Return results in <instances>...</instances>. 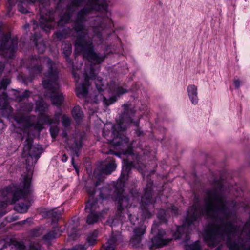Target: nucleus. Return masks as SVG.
<instances>
[{"label":"nucleus","mask_w":250,"mask_h":250,"mask_svg":"<svg viewBox=\"0 0 250 250\" xmlns=\"http://www.w3.org/2000/svg\"><path fill=\"white\" fill-rule=\"evenodd\" d=\"M67 7V11L61 17L58 25L62 26L67 23L72 13L78 7L85 3L84 8L79 11L73 21V29H64L62 32L55 33V38L61 40L73 30L77 34L74 43L75 53H82L84 58L95 64L101 63L105 59V55L94 51L93 42L97 45L104 42L103 32L112 29L114 21L112 13L108 9L107 0H71Z\"/></svg>","instance_id":"1"},{"label":"nucleus","mask_w":250,"mask_h":250,"mask_svg":"<svg viewBox=\"0 0 250 250\" xmlns=\"http://www.w3.org/2000/svg\"><path fill=\"white\" fill-rule=\"evenodd\" d=\"M223 190L220 182H217L214 188L207 190L204 208L199 205V199L195 197V202L190 208V230L194 228L202 215H206L213 221L205 227L203 234L208 246L214 247L226 240L230 250H250V217L240 232L230 220L235 216V212L229 208Z\"/></svg>","instance_id":"2"},{"label":"nucleus","mask_w":250,"mask_h":250,"mask_svg":"<svg viewBox=\"0 0 250 250\" xmlns=\"http://www.w3.org/2000/svg\"><path fill=\"white\" fill-rule=\"evenodd\" d=\"M100 67H96L91 63L86 64L83 74V82L81 81L79 75L77 73L74 68H73L72 74L76 81V93L79 98L85 97L88 93L89 81L94 80L97 91H94L93 95H91L89 99L86 100L84 104L85 108H87L92 113L97 111V104L102 101L104 105L108 106L116 102L117 96L127 92L126 88L114 82H112L108 85V90L113 95L109 99L106 98L101 93L105 89V85L104 84L103 80L97 76Z\"/></svg>","instance_id":"3"},{"label":"nucleus","mask_w":250,"mask_h":250,"mask_svg":"<svg viewBox=\"0 0 250 250\" xmlns=\"http://www.w3.org/2000/svg\"><path fill=\"white\" fill-rule=\"evenodd\" d=\"M24 63L28 70L31 80L40 75L43 65L46 64L48 71L45 74V79L42 81L43 87L47 90L52 103L57 106H61L64 97L60 90L58 71L55 64L47 57H39L36 55L32 56L25 62H22L23 65Z\"/></svg>","instance_id":"4"},{"label":"nucleus","mask_w":250,"mask_h":250,"mask_svg":"<svg viewBox=\"0 0 250 250\" xmlns=\"http://www.w3.org/2000/svg\"><path fill=\"white\" fill-rule=\"evenodd\" d=\"M36 105V110L40 112L41 114L39 119L35 116H27L33 109L34 105L32 103H24L21 105L19 110L14 115V119L22 131L31 130V128H34L39 132L41 131L43 128L42 121L49 125L59 123L62 115L61 111L56 112L54 118L52 119L48 115L42 113L47 108V105L45 103L41 100L38 101Z\"/></svg>","instance_id":"5"},{"label":"nucleus","mask_w":250,"mask_h":250,"mask_svg":"<svg viewBox=\"0 0 250 250\" xmlns=\"http://www.w3.org/2000/svg\"><path fill=\"white\" fill-rule=\"evenodd\" d=\"M31 174L22 176L19 185L12 184L0 191L3 200L0 201V217L6 213L8 204H13L21 198H28L25 203H21L16 206V210L22 213L27 211L31 205Z\"/></svg>","instance_id":"6"},{"label":"nucleus","mask_w":250,"mask_h":250,"mask_svg":"<svg viewBox=\"0 0 250 250\" xmlns=\"http://www.w3.org/2000/svg\"><path fill=\"white\" fill-rule=\"evenodd\" d=\"M123 106L124 113L120 117L118 123L112 126V131L111 132L108 129L104 127L103 131V135L106 139L108 143L121 150L123 154H128L129 157L133 158L131 144L124 133L126 128L133 123L132 118L134 116L135 112L133 110L129 109V105L127 104H124Z\"/></svg>","instance_id":"7"},{"label":"nucleus","mask_w":250,"mask_h":250,"mask_svg":"<svg viewBox=\"0 0 250 250\" xmlns=\"http://www.w3.org/2000/svg\"><path fill=\"white\" fill-rule=\"evenodd\" d=\"M146 156H143L141 158L140 156H136V160L133 161H130V158L124 160L122 173L119 181L115 187L116 200L118 201L117 214L120 217H121L123 213V211L124 208H127L129 205L128 197L124 196V187L125 181L128 178V174L131 168L135 167L141 171L144 179H145V176L147 177L149 175L147 174L148 171L144 169L146 166L144 163L141 162V160L144 161L146 159Z\"/></svg>","instance_id":"8"},{"label":"nucleus","mask_w":250,"mask_h":250,"mask_svg":"<svg viewBox=\"0 0 250 250\" xmlns=\"http://www.w3.org/2000/svg\"><path fill=\"white\" fill-rule=\"evenodd\" d=\"M23 132L27 135V137L24 142L21 156L23 158H27L26 163V168L28 169L30 165H33L36 163L42 152V149L41 146L39 145L32 146L33 139L31 136L33 134L31 132V130L23 131Z\"/></svg>","instance_id":"9"},{"label":"nucleus","mask_w":250,"mask_h":250,"mask_svg":"<svg viewBox=\"0 0 250 250\" xmlns=\"http://www.w3.org/2000/svg\"><path fill=\"white\" fill-rule=\"evenodd\" d=\"M88 193L90 195V199L85 206V210L88 214L86 218V222L88 224H93L96 223L100 217H101L104 211L100 212L99 210L100 205L102 203L98 200H94L92 196L95 193V188H86Z\"/></svg>","instance_id":"10"},{"label":"nucleus","mask_w":250,"mask_h":250,"mask_svg":"<svg viewBox=\"0 0 250 250\" xmlns=\"http://www.w3.org/2000/svg\"><path fill=\"white\" fill-rule=\"evenodd\" d=\"M153 182L150 179L147 180L146 188L144 189V194L142 197L141 201V210L142 217L149 218L152 214L150 210L154 208L155 200L152 196V187Z\"/></svg>","instance_id":"11"},{"label":"nucleus","mask_w":250,"mask_h":250,"mask_svg":"<svg viewBox=\"0 0 250 250\" xmlns=\"http://www.w3.org/2000/svg\"><path fill=\"white\" fill-rule=\"evenodd\" d=\"M18 38H11V34H6L0 44V55L5 58H12L17 49Z\"/></svg>","instance_id":"12"},{"label":"nucleus","mask_w":250,"mask_h":250,"mask_svg":"<svg viewBox=\"0 0 250 250\" xmlns=\"http://www.w3.org/2000/svg\"><path fill=\"white\" fill-rule=\"evenodd\" d=\"M158 226V224L155 222L153 224L151 229L152 233H154L157 232ZM171 240V238H167V234L165 230L159 229L157 235L151 240L152 244L150 247V249H152L154 247H162L169 243Z\"/></svg>","instance_id":"13"},{"label":"nucleus","mask_w":250,"mask_h":250,"mask_svg":"<svg viewBox=\"0 0 250 250\" xmlns=\"http://www.w3.org/2000/svg\"><path fill=\"white\" fill-rule=\"evenodd\" d=\"M10 83L9 78H3L0 82V109L6 110L9 113L11 112V107L9 105L8 97L5 90Z\"/></svg>","instance_id":"14"},{"label":"nucleus","mask_w":250,"mask_h":250,"mask_svg":"<svg viewBox=\"0 0 250 250\" xmlns=\"http://www.w3.org/2000/svg\"><path fill=\"white\" fill-rule=\"evenodd\" d=\"M42 13V10L39 20L40 26L43 31L48 32L55 26L53 13L49 11L44 15Z\"/></svg>","instance_id":"15"},{"label":"nucleus","mask_w":250,"mask_h":250,"mask_svg":"<svg viewBox=\"0 0 250 250\" xmlns=\"http://www.w3.org/2000/svg\"><path fill=\"white\" fill-rule=\"evenodd\" d=\"M146 230V226L144 224H140L138 227L133 229V234L130 238V243L135 247L140 245L143 235Z\"/></svg>","instance_id":"16"},{"label":"nucleus","mask_w":250,"mask_h":250,"mask_svg":"<svg viewBox=\"0 0 250 250\" xmlns=\"http://www.w3.org/2000/svg\"><path fill=\"white\" fill-rule=\"evenodd\" d=\"M62 136L63 137L66 138L65 142L67 143L69 148L72 151L73 155H76V157H78L79 155L78 151L82 146L81 139L80 138V140L78 141L77 139L78 138V136L76 135L73 138L74 140V143L72 145H70L67 138V133L63 132L62 134Z\"/></svg>","instance_id":"17"},{"label":"nucleus","mask_w":250,"mask_h":250,"mask_svg":"<svg viewBox=\"0 0 250 250\" xmlns=\"http://www.w3.org/2000/svg\"><path fill=\"white\" fill-rule=\"evenodd\" d=\"M188 97L193 105H197L199 102L198 88L194 84H190L187 87Z\"/></svg>","instance_id":"18"},{"label":"nucleus","mask_w":250,"mask_h":250,"mask_svg":"<svg viewBox=\"0 0 250 250\" xmlns=\"http://www.w3.org/2000/svg\"><path fill=\"white\" fill-rule=\"evenodd\" d=\"M169 211L174 215L178 214V209L175 207H172L171 208H168L166 211L164 209H160L158 214V218L160 222H165L166 221V216Z\"/></svg>","instance_id":"19"},{"label":"nucleus","mask_w":250,"mask_h":250,"mask_svg":"<svg viewBox=\"0 0 250 250\" xmlns=\"http://www.w3.org/2000/svg\"><path fill=\"white\" fill-rule=\"evenodd\" d=\"M108 163L104 167L102 168V173L105 174H111L116 169L117 165L115 163V160L113 158H108Z\"/></svg>","instance_id":"20"},{"label":"nucleus","mask_w":250,"mask_h":250,"mask_svg":"<svg viewBox=\"0 0 250 250\" xmlns=\"http://www.w3.org/2000/svg\"><path fill=\"white\" fill-rule=\"evenodd\" d=\"M33 38L34 42L38 52L40 53H43L46 49V45L44 42L41 40L40 36L34 35Z\"/></svg>","instance_id":"21"},{"label":"nucleus","mask_w":250,"mask_h":250,"mask_svg":"<svg viewBox=\"0 0 250 250\" xmlns=\"http://www.w3.org/2000/svg\"><path fill=\"white\" fill-rule=\"evenodd\" d=\"M116 185L114 186L108 185L107 186L102 188L100 192V197L103 199L108 198L110 195H111L112 188H114L115 189V187ZM115 191V190L114 192ZM114 194H115V193Z\"/></svg>","instance_id":"22"},{"label":"nucleus","mask_w":250,"mask_h":250,"mask_svg":"<svg viewBox=\"0 0 250 250\" xmlns=\"http://www.w3.org/2000/svg\"><path fill=\"white\" fill-rule=\"evenodd\" d=\"M60 234V232L57 228L48 232L46 234L43 236V240L46 243H49L53 239L57 238Z\"/></svg>","instance_id":"23"},{"label":"nucleus","mask_w":250,"mask_h":250,"mask_svg":"<svg viewBox=\"0 0 250 250\" xmlns=\"http://www.w3.org/2000/svg\"><path fill=\"white\" fill-rule=\"evenodd\" d=\"M72 115L77 123L80 122L83 117V112L81 108L78 105L75 106L72 109Z\"/></svg>","instance_id":"24"},{"label":"nucleus","mask_w":250,"mask_h":250,"mask_svg":"<svg viewBox=\"0 0 250 250\" xmlns=\"http://www.w3.org/2000/svg\"><path fill=\"white\" fill-rule=\"evenodd\" d=\"M118 240L117 236L116 235L112 234L110 239L107 243L104 245L105 250H115L116 242Z\"/></svg>","instance_id":"25"},{"label":"nucleus","mask_w":250,"mask_h":250,"mask_svg":"<svg viewBox=\"0 0 250 250\" xmlns=\"http://www.w3.org/2000/svg\"><path fill=\"white\" fill-rule=\"evenodd\" d=\"M62 53L65 57L67 61L69 62H71L69 59V56L72 53V45L69 42H64L62 45Z\"/></svg>","instance_id":"26"},{"label":"nucleus","mask_w":250,"mask_h":250,"mask_svg":"<svg viewBox=\"0 0 250 250\" xmlns=\"http://www.w3.org/2000/svg\"><path fill=\"white\" fill-rule=\"evenodd\" d=\"M98 235V231L96 230L90 233L87 238V241L89 245L92 246L95 244L97 241V237Z\"/></svg>","instance_id":"27"},{"label":"nucleus","mask_w":250,"mask_h":250,"mask_svg":"<svg viewBox=\"0 0 250 250\" xmlns=\"http://www.w3.org/2000/svg\"><path fill=\"white\" fill-rule=\"evenodd\" d=\"M62 213L57 209H53L49 210L48 212V215L51 217L53 220H58L61 216Z\"/></svg>","instance_id":"28"},{"label":"nucleus","mask_w":250,"mask_h":250,"mask_svg":"<svg viewBox=\"0 0 250 250\" xmlns=\"http://www.w3.org/2000/svg\"><path fill=\"white\" fill-rule=\"evenodd\" d=\"M186 250H200V246L199 241H197L195 243L190 244H186L185 246Z\"/></svg>","instance_id":"29"},{"label":"nucleus","mask_w":250,"mask_h":250,"mask_svg":"<svg viewBox=\"0 0 250 250\" xmlns=\"http://www.w3.org/2000/svg\"><path fill=\"white\" fill-rule=\"evenodd\" d=\"M111 37V39L116 42L117 44L121 43V40L118 38V37L115 34L114 31H112L110 33H108L107 34L106 37L105 38V40H108Z\"/></svg>","instance_id":"30"},{"label":"nucleus","mask_w":250,"mask_h":250,"mask_svg":"<svg viewBox=\"0 0 250 250\" xmlns=\"http://www.w3.org/2000/svg\"><path fill=\"white\" fill-rule=\"evenodd\" d=\"M12 245L18 250H25V246L22 241H14L12 243Z\"/></svg>","instance_id":"31"},{"label":"nucleus","mask_w":250,"mask_h":250,"mask_svg":"<svg viewBox=\"0 0 250 250\" xmlns=\"http://www.w3.org/2000/svg\"><path fill=\"white\" fill-rule=\"evenodd\" d=\"M30 94V91L25 90L22 94H20V96L16 97V101L21 102L28 98Z\"/></svg>","instance_id":"32"},{"label":"nucleus","mask_w":250,"mask_h":250,"mask_svg":"<svg viewBox=\"0 0 250 250\" xmlns=\"http://www.w3.org/2000/svg\"><path fill=\"white\" fill-rule=\"evenodd\" d=\"M62 125L66 127L70 125L71 123L70 118L65 115H63L62 117Z\"/></svg>","instance_id":"33"},{"label":"nucleus","mask_w":250,"mask_h":250,"mask_svg":"<svg viewBox=\"0 0 250 250\" xmlns=\"http://www.w3.org/2000/svg\"><path fill=\"white\" fill-rule=\"evenodd\" d=\"M59 131V129L57 126H51L50 128V132L52 137L55 138L57 136Z\"/></svg>","instance_id":"34"},{"label":"nucleus","mask_w":250,"mask_h":250,"mask_svg":"<svg viewBox=\"0 0 250 250\" xmlns=\"http://www.w3.org/2000/svg\"><path fill=\"white\" fill-rule=\"evenodd\" d=\"M41 245L38 242H30L29 246V250H40Z\"/></svg>","instance_id":"35"},{"label":"nucleus","mask_w":250,"mask_h":250,"mask_svg":"<svg viewBox=\"0 0 250 250\" xmlns=\"http://www.w3.org/2000/svg\"><path fill=\"white\" fill-rule=\"evenodd\" d=\"M233 84L235 88L239 89L240 87L241 81L238 79L235 78L233 80Z\"/></svg>","instance_id":"36"},{"label":"nucleus","mask_w":250,"mask_h":250,"mask_svg":"<svg viewBox=\"0 0 250 250\" xmlns=\"http://www.w3.org/2000/svg\"><path fill=\"white\" fill-rule=\"evenodd\" d=\"M128 216L130 222L133 224H135V221L137 220V218L134 215H132L131 214H128Z\"/></svg>","instance_id":"37"},{"label":"nucleus","mask_w":250,"mask_h":250,"mask_svg":"<svg viewBox=\"0 0 250 250\" xmlns=\"http://www.w3.org/2000/svg\"><path fill=\"white\" fill-rule=\"evenodd\" d=\"M13 97H12L13 99H14L16 101V97H19L20 95V92L18 91L17 90H13Z\"/></svg>","instance_id":"38"},{"label":"nucleus","mask_w":250,"mask_h":250,"mask_svg":"<svg viewBox=\"0 0 250 250\" xmlns=\"http://www.w3.org/2000/svg\"><path fill=\"white\" fill-rule=\"evenodd\" d=\"M4 128V125L1 120H0V134Z\"/></svg>","instance_id":"39"},{"label":"nucleus","mask_w":250,"mask_h":250,"mask_svg":"<svg viewBox=\"0 0 250 250\" xmlns=\"http://www.w3.org/2000/svg\"><path fill=\"white\" fill-rule=\"evenodd\" d=\"M39 230H35L33 231V236L34 237H38L39 236Z\"/></svg>","instance_id":"40"},{"label":"nucleus","mask_w":250,"mask_h":250,"mask_svg":"<svg viewBox=\"0 0 250 250\" xmlns=\"http://www.w3.org/2000/svg\"><path fill=\"white\" fill-rule=\"evenodd\" d=\"M28 220L29 219H26V220H22V221L18 222L17 223V224H19V225H24L26 222H27L28 221Z\"/></svg>","instance_id":"41"},{"label":"nucleus","mask_w":250,"mask_h":250,"mask_svg":"<svg viewBox=\"0 0 250 250\" xmlns=\"http://www.w3.org/2000/svg\"><path fill=\"white\" fill-rule=\"evenodd\" d=\"M67 160V157H66V155L63 154L62 156V161L63 162H66Z\"/></svg>","instance_id":"42"},{"label":"nucleus","mask_w":250,"mask_h":250,"mask_svg":"<svg viewBox=\"0 0 250 250\" xmlns=\"http://www.w3.org/2000/svg\"><path fill=\"white\" fill-rule=\"evenodd\" d=\"M29 25L28 24V23H26L24 26H23V28L25 29V30H27L29 28Z\"/></svg>","instance_id":"43"},{"label":"nucleus","mask_w":250,"mask_h":250,"mask_svg":"<svg viewBox=\"0 0 250 250\" xmlns=\"http://www.w3.org/2000/svg\"><path fill=\"white\" fill-rule=\"evenodd\" d=\"M71 162H72V164L73 166V167H74V168L76 169V167L74 164V158L72 157V159H71Z\"/></svg>","instance_id":"44"},{"label":"nucleus","mask_w":250,"mask_h":250,"mask_svg":"<svg viewBox=\"0 0 250 250\" xmlns=\"http://www.w3.org/2000/svg\"><path fill=\"white\" fill-rule=\"evenodd\" d=\"M232 204H233V208H237V206L236 205V202H234L233 201L232 202Z\"/></svg>","instance_id":"45"},{"label":"nucleus","mask_w":250,"mask_h":250,"mask_svg":"<svg viewBox=\"0 0 250 250\" xmlns=\"http://www.w3.org/2000/svg\"><path fill=\"white\" fill-rule=\"evenodd\" d=\"M34 27H33V28H34V30H35L36 28L38 26V25L35 23V21H34Z\"/></svg>","instance_id":"46"},{"label":"nucleus","mask_w":250,"mask_h":250,"mask_svg":"<svg viewBox=\"0 0 250 250\" xmlns=\"http://www.w3.org/2000/svg\"><path fill=\"white\" fill-rule=\"evenodd\" d=\"M0 70H3V68H4V66H3V65H2V64H1V66L0 65Z\"/></svg>","instance_id":"47"},{"label":"nucleus","mask_w":250,"mask_h":250,"mask_svg":"<svg viewBox=\"0 0 250 250\" xmlns=\"http://www.w3.org/2000/svg\"><path fill=\"white\" fill-rule=\"evenodd\" d=\"M143 154L146 156H147V152H144Z\"/></svg>","instance_id":"48"},{"label":"nucleus","mask_w":250,"mask_h":250,"mask_svg":"<svg viewBox=\"0 0 250 250\" xmlns=\"http://www.w3.org/2000/svg\"><path fill=\"white\" fill-rule=\"evenodd\" d=\"M8 2H9V3H10V4H11V3H12V2L11 1V0H8Z\"/></svg>","instance_id":"49"},{"label":"nucleus","mask_w":250,"mask_h":250,"mask_svg":"<svg viewBox=\"0 0 250 250\" xmlns=\"http://www.w3.org/2000/svg\"><path fill=\"white\" fill-rule=\"evenodd\" d=\"M98 184H99L98 182H97L96 183V185H95V186H97L98 185Z\"/></svg>","instance_id":"50"},{"label":"nucleus","mask_w":250,"mask_h":250,"mask_svg":"<svg viewBox=\"0 0 250 250\" xmlns=\"http://www.w3.org/2000/svg\"><path fill=\"white\" fill-rule=\"evenodd\" d=\"M94 174L96 175L97 174V171H94Z\"/></svg>","instance_id":"51"},{"label":"nucleus","mask_w":250,"mask_h":250,"mask_svg":"<svg viewBox=\"0 0 250 250\" xmlns=\"http://www.w3.org/2000/svg\"><path fill=\"white\" fill-rule=\"evenodd\" d=\"M135 124L136 125H138V123L137 122H134Z\"/></svg>","instance_id":"52"},{"label":"nucleus","mask_w":250,"mask_h":250,"mask_svg":"<svg viewBox=\"0 0 250 250\" xmlns=\"http://www.w3.org/2000/svg\"><path fill=\"white\" fill-rule=\"evenodd\" d=\"M115 155H116L117 156H119V155L117 154V153H114Z\"/></svg>","instance_id":"53"}]
</instances>
